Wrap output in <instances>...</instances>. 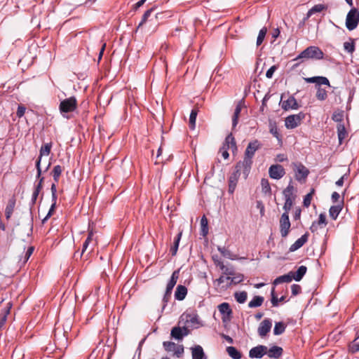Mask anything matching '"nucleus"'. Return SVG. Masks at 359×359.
<instances>
[{"label": "nucleus", "instance_id": "obj_1", "mask_svg": "<svg viewBox=\"0 0 359 359\" xmlns=\"http://www.w3.org/2000/svg\"><path fill=\"white\" fill-rule=\"evenodd\" d=\"M262 147V144L258 140L250 142L245 151L243 160L237 162V163L243 166V177L245 180L248 177L250 172L255 151L261 149Z\"/></svg>", "mask_w": 359, "mask_h": 359}, {"label": "nucleus", "instance_id": "obj_2", "mask_svg": "<svg viewBox=\"0 0 359 359\" xmlns=\"http://www.w3.org/2000/svg\"><path fill=\"white\" fill-rule=\"evenodd\" d=\"M324 58V53L323 50L316 46H310L302 51L293 61H298L299 60H320Z\"/></svg>", "mask_w": 359, "mask_h": 359}, {"label": "nucleus", "instance_id": "obj_3", "mask_svg": "<svg viewBox=\"0 0 359 359\" xmlns=\"http://www.w3.org/2000/svg\"><path fill=\"white\" fill-rule=\"evenodd\" d=\"M294 191L296 192L297 190L294 189L293 186L292 180L290 179L288 185L283 191V194L285 200L283 208L284 210V212H286L287 215H289V212L292 208L297 197V195L294 194Z\"/></svg>", "mask_w": 359, "mask_h": 359}, {"label": "nucleus", "instance_id": "obj_4", "mask_svg": "<svg viewBox=\"0 0 359 359\" xmlns=\"http://www.w3.org/2000/svg\"><path fill=\"white\" fill-rule=\"evenodd\" d=\"M76 108L77 100L74 96L62 100L59 105V110L61 115L67 119L71 118L69 114L74 111Z\"/></svg>", "mask_w": 359, "mask_h": 359}, {"label": "nucleus", "instance_id": "obj_5", "mask_svg": "<svg viewBox=\"0 0 359 359\" xmlns=\"http://www.w3.org/2000/svg\"><path fill=\"white\" fill-rule=\"evenodd\" d=\"M292 167L295 180L301 184L305 183L310 173L309 170L301 162H292Z\"/></svg>", "mask_w": 359, "mask_h": 359}, {"label": "nucleus", "instance_id": "obj_6", "mask_svg": "<svg viewBox=\"0 0 359 359\" xmlns=\"http://www.w3.org/2000/svg\"><path fill=\"white\" fill-rule=\"evenodd\" d=\"M241 172L243 173V166L236 163L234 165L233 172L230 174L228 178V192L229 194H233Z\"/></svg>", "mask_w": 359, "mask_h": 359}, {"label": "nucleus", "instance_id": "obj_7", "mask_svg": "<svg viewBox=\"0 0 359 359\" xmlns=\"http://www.w3.org/2000/svg\"><path fill=\"white\" fill-rule=\"evenodd\" d=\"M179 276H180V269L175 270L172 272L171 277L166 285V289H165L164 295L163 297V309H164L166 306L168 302L170 299L171 294L172 292V289L175 287V285H176L177 280L179 278Z\"/></svg>", "mask_w": 359, "mask_h": 359}, {"label": "nucleus", "instance_id": "obj_8", "mask_svg": "<svg viewBox=\"0 0 359 359\" xmlns=\"http://www.w3.org/2000/svg\"><path fill=\"white\" fill-rule=\"evenodd\" d=\"M359 24V10L352 8L347 13L346 18V27L348 31L354 30Z\"/></svg>", "mask_w": 359, "mask_h": 359}, {"label": "nucleus", "instance_id": "obj_9", "mask_svg": "<svg viewBox=\"0 0 359 359\" xmlns=\"http://www.w3.org/2000/svg\"><path fill=\"white\" fill-rule=\"evenodd\" d=\"M280 232L281 236L285 238L287 236L290 231L291 223L290 221L289 215L286 212H283L280 218Z\"/></svg>", "mask_w": 359, "mask_h": 359}, {"label": "nucleus", "instance_id": "obj_10", "mask_svg": "<svg viewBox=\"0 0 359 359\" xmlns=\"http://www.w3.org/2000/svg\"><path fill=\"white\" fill-rule=\"evenodd\" d=\"M284 94L281 95L280 105L284 111L298 109L301 106L298 104L294 95H290L286 100H283Z\"/></svg>", "mask_w": 359, "mask_h": 359}, {"label": "nucleus", "instance_id": "obj_11", "mask_svg": "<svg viewBox=\"0 0 359 359\" xmlns=\"http://www.w3.org/2000/svg\"><path fill=\"white\" fill-rule=\"evenodd\" d=\"M222 315V320L224 323L229 322L233 317V311L227 302H223L217 306Z\"/></svg>", "mask_w": 359, "mask_h": 359}, {"label": "nucleus", "instance_id": "obj_12", "mask_svg": "<svg viewBox=\"0 0 359 359\" xmlns=\"http://www.w3.org/2000/svg\"><path fill=\"white\" fill-rule=\"evenodd\" d=\"M269 177L274 180H280L285 175V170L280 164L271 165L269 169Z\"/></svg>", "mask_w": 359, "mask_h": 359}, {"label": "nucleus", "instance_id": "obj_13", "mask_svg": "<svg viewBox=\"0 0 359 359\" xmlns=\"http://www.w3.org/2000/svg\"><path fill=\"white\" fill-rule=\"evenodd\" d=\"M272 327V320L270 318L263 320L257 329L258 334L262 338L265 337L270 332Z\"/></svg>", "mask_w": 359, "mask_h": 359}, {"label": "nucleus", "instance_id": "obj_14", "mask_svg": "<svg viewBox=\"0 0 359 359\" xmlns=\"http://www.w3.org/2000/svg\"><path fill=\"white\" fill-rule=\"evenodd\" d=\"M267 353V346L264 345H258L252 348L249 351L250 358H262Z\"/></svg>", "mask_w": 359, "mask_h": 359}, {"label": "nucleus", "instance_id": "obj_15", "mask_svg": "<svg viewBox=\"0 0 359 359\" xmlns=\"http://www.w3.org/2000/svg\"><path fill=\"white\" fill-rule=\"evenodd\" d=\"M304 80L308 83H316V87L321 85L330 86V81L327 77L322 76H315L312 77L304 78Z\"/></svg>", "mask_w": 359, "mask_h": 359}, {"label": "nucleus", "instance_id": "obj_16", "mask_svg": "<svg viewBox=\"0 0 359 359\" xmlns=\"http://www.w3.org/2000/svg\"><path fill=\"white\" fill-rule=\"evenodd\" d=\"M344 205V197L341 198V201L335 205H332L329 210V215L333 220H336L342 210Z\"/></svg>", "mask_w": 359, "mask_h": 359}, {"label": "nucleus", "instance_id": "obj_17", "mask_svg": "<svg viewBox=\"0 0 359 359\" xmlns=\"http://www.w3.org/2000/svg\"><path fill=\"white\" fill-rule=\"evenodd\" d=\"M309 236V233L306 231L290 247L289 252H294L302 248L308 241Z\"/></svg>", "mask_w": 359, "mask_h": 359}, {"label": "nucleus", "instance_id": "obj_18", "mask_svg": "<svg viewBox=\"0 0 359 359\" xmlns=\"http://www.w3.org/2000/svg\"><path fill=\"white\" fill-rule=\"evenodd\" d=\"M283 353V348L276 345L271 346L269 349L267 348L266 355L269 358L279 359Z\"/></svg>", "mask_w": 359, "mask_h": 359}, {"label": "nucleus", "instance_id": "obj_19", "mask_svg": "<svg viewBox=\"0 0 359 359\" xmlns=\"http://www.w3.org/2000/svg\"><path fill=\"white\" fill-rule=\"evenodd\" d=\"M245 103L244 98L241 99L236 104L233 115L232 116V128L233 129L237 126L238 122V118Z\"/></svg>", "mask_w": 359, "mask_h": 359}, {"label": "nucleus", "instance_id": "obj_20", "mask_svg": "<svg viewBox=\"0 0 359 359\" xmlns=\"http://www.w3.org/2000/svg\"><path fill=\"white\" fill-rule=\"evenodd\" d=\"M327 9V6L324 4H316L313 6L311 9H309L306 13V17L304 18L302 24L304 25V22L314 13H320L323 11H325Z\"/></svg>", "mask_w": 359, "mask_h": 359}, {"label": "nucleus", "instance_id": "obj_21", "mask_svg": "<svg viewBox=\"0 0 359 359\" xmlns=\"http://www.w3.org/2000/svg\"><path fill=\"white\" fill-rule=\"evenodd\" d=\"M192 359H207L203 348L200 345H195L191 348Z\"/></svg>", "mask_w": 359, "mask_h": 359}, {"label": "nucleus", "instance_id": "obj_22", "mask_svg": "<svg viewBox=\"0 0 359 359\" xmlns=\"http://www.w3.org/2000/svg\"><path fill=\"white\" fill-rule=\"evenodd\" d=\"M226 280H230V282L226 284L225 290L229 287L231 285H237L243 282L244 280V275L240 273H235V275H233V277L226 276Z\"/></svg>", "mask_w": 359, "mask_h": 359}, {"label": "nucleus", "instance_id": "obj_23", "mask_svg": "<svg viewBox=\"0 0 359 359\" xmlns=\"http://www.w3.org/2000/svg\"><path fill=\"white\" fill-rule=\"evenodd\" d=\"M187 288L182 285H178L175 292V298L178 301H182L187 294Z\"/></svg>", "mask_w": 359, "mask_h": 359}, {"label": "nucleus", "instance_id": "obj_24", "mask_svg": "<svg viewBox=\"0 0 359 359\" xmlns=\"http://www.w3.org/2000/svg\"><path fill=\"white\" fill-rule=\"evenodd\" d=\"M307 271V267L306 266H300L296 271H291L292 279L295 281H300L305 276Z\"/></svg>", "mask_w": 359, "mask_h": 359}, {"label": "nucleus", "instance_id": "obj_25", "mask_svg": "<svg viewBox=\"0 0 359 359\" xmlns=\"http://www.w3.org/2000/svg\"><path fill=\"white\" fill-rule=\"evenodd\" d=\"M294 114L289 115L285 119V126L287 129H294L299 126Z\"/></svg>", "mask_w": 359, "mask_h": 359}, {"label": "nucleus", "instance_id": "obj_26", "mask_svg": "<svg viewBox=\"0 0 359 359\" xmlns=\"http://www.w3.org/2000/svg\"><path fill=\"white\" fill-rule=\"evenodd\" d=\"M269 132L272 134L278 142H282V135L280 133L276 121H269Z\"/></svg>", "mask_w": 359, "mask_h": 359}, {"label": "nucleus", "instance_id": "obj_27", "mask_svg": "<svg viewBox=\"0 0 359 359\" xmlns=\"http://www.w3.org/2000/svg\"><path fill=\"white\" fill-rule=\"evenodd\" d=\"M292 273L290 271L287 274L277 277L272 283L273 287L283 283H290L292 280Z\"/></svg>", "mask_w": 359, "mask_h": 359}, {"label": "nucleus", "instance_id": "obj_28", "mask_svg": "<svg viewBox=\"0 0 359 359\" xmlns=\"http://www.w3.org/2000/svg\"><path fill=\"white\" fill-rule=\"evenodd\" d=\"M337 136L339 144H341L344 140L347 137L348 132L345 128L344 124L337 125Z\"/></svg>", "mask_w": 359, "mask_h": 359}, {"label": "nucleus", "instance_id": "obj_29", "mask_svg": "<svg viewBox=\"0 0 359 359\" xmlns=\"http://www.w3.org/2000/svg\"><path fill=\"white\" fill-rule=\"evenodd\" d=\"M182 231H181L177 234V236L174 238L173 243L171 245L170 249V252L172 257H174L177 255L178 248H179L180 241L182 238Z\"/></svg>", "mask_w": 359, "mask_h": 359}, {"label": "nucleus", "instance_id": "obj_30", "mask_svg": "<svg viewBox=\"0 0 359 359\" xmlns=\"http://www.w3.org/2000/svg\"><path fill=\"white\" fill-rule=\"evenodd\" d=\"M344 116V111L340 109H337L332 115V119L337 124H344L343 120Z\"/></svg>", "mask_w": 359, "mask_h": 359}, {"label": "nucleus", "instance_id": "obj_31", "mask_svg": "<svg viewBox=\"0 0 359 359\" xmlns=\"http://www.w3.org/2000/svg\"><path fill=\"white\" fill-rule=\"evenodd\" d=\"M170 337L177 341H182L184 338L181 327L175 326L171 329Z\"/></svg>", "mask_w": 359, "mask_h": 359}, {"label": "nucleus", "instance_id": "obj_32", "mask_svg": "<svg viewBox=\"0 0 359 359\" xmlns=\"http://www.w3.org/2000/svg\"><path fill=\"white\" fill-rule=\"evenodd\" d=\"M286 327L287 325L284 322H276L273 327V334L276 336L282 334L285 332Z\"/></svg>", "mask_w": 359, "mask_h": 359}, {"label": "nucleus", "instance_id": "obj_33", "mask_svg": "<svg viewBox=\"0 0 359 359\" xmlns=\"http://www.w3.org/2000/svg\"><path fill=\"white\" fill-rule=\"evenodd\" d=\"M226 352L233 359H241L242 358L241 352L234 346H228L226 348Z\"/></svg>", "mask_w": 359, "mask_h": 359}, {"label": "nucleus", "instance_id": "obj_34", "mask_svg": "<svg viewBox=\"0 0 359 359\" xmlns=\"http://www.w3.org/2000/svg\"><path fill=\"white\" fill-rule=\"evenodd\" d=\"M198 113V108H194L190 113L189 126L191 130H194L196 127V117Z\"/></svg>", "mask_w": 359, "mask_h": 359}, {"label": "nucleus", "instance_id": "obj_35", "mask_svg": "<svg viewBox=\"0 0 359 359\" xmlns=\"http://www.w3.org/2000/svg\"><path fill=\"white\" fill-rule=\"evenodd\" d=\"M208 233V221L205 215H203L201 219V235L203 237Z\"/></svg>", "mask_w": 359, "mask_h": 359}, {"label": "nucleus", "instance_id": "obj_36", "mask_svg": "<svg viewBox=\"0 0 359 359\" xmlns=\"http://www.w3.org/2000/svg\"><path fill=\"white\" fill-rule=\"evenodd\" d=\"M264 298L262 296H255L248 303L250 308H257L263 304Z\"/></svg>", "mask_w": 359, "mask_h": 359}, {"label": "nucleus", "instance_id": "obj_37", "mask_svg": "<svg viewBox=\"0 0 359 359\" xmlns=\"http://www.w3.org/2000/svg\"><path fill=\"white\" fill-rule=\"evenodd\" d=\"M316 97L318 100L320 101H324L327 97V92L325 88H323L320 87V86H318L316 87Z\"/></svg>", "mask_w": 359, "mask_h": 359}, {"label": "nucleus", "instance_id": "obj_38", "mask_svg": "<svg viewBox=\"0 0 359 359\" xmlns=\"http://www.w3.org/2000/svg\"><path fill=\"white\" fill-rule=\"evenodd\" d=\"M261 186L262 192L264 194L271 195V188L269 180L266 178H262L261 180Z\"/></svg>", "mask_w": 359, "mask_h": 359}, {"label": "nucleus", "instance_id": "obj_39", "mask_svg": "<svg viewBox=\"0 0 359 359\" xmlns=\"http://www.w3.org/2000/svg\"><path fill=\"white\" fill-rule=\"evenodd\" d=\"M315 189L311 188L310 189L309 193H308L306 195L304 196L303 199V206L305 208H309L311 205V200L313 198V194H315Z\"/></svg>", "mask_w": 359, "mask_h": 359}, {"label": "nucleus", "instance_id": "obj_40", "mask_svg": "<svg viewBox=\"0 0 359 359\" xmlns=\"http://www.w3.org/2000/svg\"><path fill=\"white\" fill-rule=\"evenodd\" d=\"M63 169L61 165H57L54 166L51 175H53V178L55 183H57L60 179V177L62 174Z\"/></svg>", "mask_w": 359, "mask_h": 359}, {"label": "nucleus", "instance_id": "obj_41", "mask_svg": "<svg viewBox=\"0 0 359 359\" xmlns=\"http://www.w3.org/2000/svg\"><path fill=\"white\" fill-rule=\"evenodd\" d=\"M155 7H152L144 12L140 22L136 28V32L147 21L149 17L151 15V13L155 10Z\"/></svg>", "mask_w": 359, "mask_h": 359}, {"label": "nucleus", "instance_id": "obj_42", "mask_svg": "<svg viewBox=\"0 0 359 359\" xmlns=\"http://www.w3.org/2000/svg\"><path fill=\"white\" fill-rule=\"evenodd\" d=\"M52 145L53 143L51 142L42 145L39 150V156L41 157L43 156H48L50 154Z\"/></svg>", "mask_w": 359, "mask_h": 359}, {"label": "nucleus", "instance_id": "obj_43", "mask_svg": "<svg viewBox=\"0 0 359 359\" xmlns=\"http://www.w3.org/2000/svg\"><path fill=\"white\" fill-rule=\"evenodd\" d=\"M234 297L237 302H238L239 304H243L247 300L248 294L245 291L236 292L234 293Z\"/></svg>", "mask_w": 359, "mask_h": 359}, {"label": "nucleus", "instance_id": "obj_44", "mask_svg": "<svg viewBox=\"0 0 359 359\" xmlns=\"http://www.w3.org/2000/svg\"><path fill=\"white\" fill-rule=\"evenodd\" d=\"M267 33V28L266 27H263L259 32L257 38V42L256 45L257 46H259L264 41L265 36Z\"/></svg>", "mask_w": 359, "mask_h": 359}, {"label": "nucleus", "instance_id": "obj_45", "mask_svg": "<svg viewBox=\"0 0 359 359\" xmlns=\"http://www.w3.org/2000/svg\"><path fill=\"white\" fill-rule=\"evenodd\" d=\"M186 318H187V321H189L190 323H191L193 324H198V325H202V324L199 321L198 316L196 311H195L193 313H186Z\"/></svg>", "mask_w": 359, "mask_h": 359}, {"label": "nucleus", "instance_id": "obj_46", "mask_svg": "<svg viewBox=\"0 0 359 359\" xmlns=\"http://www.w3.org/2000/svg\"><path fill=\"white\" fill-rule=\"evenodd\" d=\"M351 42H344V48L348 53L352 54L355 51V39L352 38H349Z\"/></svg>", "mask_w": 359, "mask_h": 359}, {"label": "nucleus", "instance_id": "obj_47", "mask_svg": "<svg viewBox=\"0 0 359 359\" xmlns=\"http://www.w3.org/2000/svg\"><path fill=\"white\" fill-rule=\"evenodd\" d=\"M11 304H10V306L7 309H5L4 311H1L0 315V330L4 326L6 319H7V315L10 312Z\"/></svg>", "mask_w": 359, "mask_h": 359}, {"label": "nucleus", "instance_id": "obj_48", "mask_svg": "<svg viewBox=\"0 0 359 359\" xmlns=\"http://www.w3.org/2000/svg\"><path fill=\"white\" fill-rule=\"evenodd\" d=\"M347 348L349 353L355 354L359 352V342L352 341L348 343Z\"/></svg>", "mask_w": 359, "mask_h": 359}, {"label": "nucleus", "instance_id": "obj_49", "mask_svg": "<svg viewBox=\"0 0 359 359\" xmlns=\"http://www.w3.org/2000/svg\"><path fill=\"white\" fill-rule=\"evenodd\" d=\"M271 302L272 306L273 307H277L279 306V300L276 293L275 287H273L271 291Z\"/></svg>", "mask_w": 359, "mask_h": 359}, {"label": "nucleus", "instance_id": "obj_50", "mask_svg": "<svg viewBox=\"0 0 359 359\" xmlns=\"http://www.w3.org/2000/svg\"><path fill=\"white\" fill-rule=\"evenodd\" d=\"M15 203H16V198H15V196L13 195L11 198H9V200L8 201V204L6 205L5 210L13 212L14 209H15Z\"/></svg>", "mask_w": 359, "mask_h": 359}, {"label": "nucleus", "instance_id": "obj_51", "mask_svg": "<svg viewBox=\"0 0 359 359\" xmlns=\"http://www.w3.org/2000/svg\"><path fill=\"white\" fill-rule=\"evenodd\" d=\"M229 139H231V147L230 149H231V151L232 153L234 154L237 150H238V147H237V145H236V140L233 137V135H232V133H229L228 135H227V140Z\"/></svg>", "mask_w": 359, "mask_h": 359}, {"label": "nucleus", "instance_id": "obj_52", "mask_svg": "<svg viewBox=\"0 0 359 359\" xmlns=\"http://www.w3.org/2000/svg\"><path fill=\"white\" fill-rule=\"evenodd\" d=\"M163 346L167 352H170L172 350L174 351V348L176 347V344L172 341H163Z\"/></svg>", "mask_w": 359, "mask_h": 359}, {"label": "nucleus", "instance_id": "obj_53", "mask_svg": "<svg viewBox=\"0 0 359 359\" xmlns=\"http://www.w3.org/2000/svg\"><path fill=\"white\" fill-rule=\"evenodd\" d=\"M184 348L183 345L176 344V347L174 348V355H176L177 358H181L184 353Z\"/></svg>", "mask_w": 359, "mask_h": 359}, {"label": "nucleus", "instance_id": "obj_54", "mask_svg": "<svg viewBox=\"0 0 359 359\" xmlns=\"http://www.w3.org/2000/svg\"><path fill=\"white\" fill-rule=\"evenodd\" d=\"M26 109V107L24 104H20L16 111L17 117L22 118L25 115Z\"/></svg>", "mask_w": 359, "mask_h": 359}, {"label": "nucleus", "instance_id": "obj_55", "mask_svg": "<svg viewBox=\"0 0 359 359\" xmlns=\"http://www.w3.org/2000/svg\"><path fill=\"white\" fill-rule=\"evenodd\" d=\"M217 250L222 255V256L229 258L231 259H233V258L231 257V252L226 250L224 247L218 246Z\"/></svg>", "mask_w": 359, "mask_h": 359}, {"label": "nucleus", "instance_id": "obj_56", "mask_svg": "<svg viewBox=\"0 0 359 359\" xmlns=\"http://www.w3.org/2000/svg\"><path fill=\"white\" fill-rule=\"evenodd\" d=\"M292 295L297 296L302 292V287L297 284H293L291 285Z\"/></svg>", "mask_w": 359, "mask_h": 359}, {"label": "nucleus", "instance_id": "obj_57", "mask_svg": "<svg viewBox=\"0 0 359 359\" xmlns=\"http://www.w3.org/2000/svg\"><path fill=\"white\" fill-rule=\"evenodd\" d=\"M317 224L318 226L324 225L326 226L327 224V219H326V215L325 213H320L318 217V221H316Z\"/></svg>", "mask_w": 359, "mask_h": 359}, {"label": "nucleus", "instance_id": "obj_58", "mask_svg": "<svg viewBox=\"0 0 359 359\" xmlns=\"http://www.w3.org/2000/svg\"><path fill=\"white\" fill-rule=\"evenodd\" d=\"M212 260L214 262V264L220 268L221 270H224L225 268V266L223 263V262L218 259L217 255L212 256Z\"/></svg>", "mask_w": 359, "mask_h": 359}, {"label": "nucleus", "instance_id": "obj_59", "mask_svg": "<svg viewBox=\"0 0 359 359\" xmlns=\"http://www.w3.org/2000/svg\"><path fill=\"white\" fill-rule=\"evenodd\" d=\"M34 249H35L34 246H29L27 248V250L25 257H24V263H25L28 261L30 256L32 255L33 252L34 251Z\"/></svg>", "mask_w": 359, "mask_h": 359}, {"label": "nucleus", "instance_id": "obj_60", "mask_svg": "<svg viewBox=\"0 0 359 359\" xmlns=\"http://www.w3.org/2000/svg\"><path fill=\"white\" fill-rule=\"evenodd\" d=\"M278 69V67L276 65L271 66L266 72V76L268 79H271L273 77V75L275 72V71Z\"/></svg>", "mask_w": 359, "mask_h": 359}, {"label": "nucleus", "instance_id": "obj_61", "mask_svg": "<svg viewBox=\"0 0 359 359\" xmlns=\"http://www.w3.org/2000/svg\"><path fill=\"white\" fill-rule=\"evenodd\" d=\"M222 271H223V273L224 274H225V275H226L227 276H229V277H231V276L233 277V276L235 275V273H236L235 270H234V269L233 267L229 268V267H226V266H225L224 269L222 270Z\"/></svg>", "mask_w": 359, "mask_h": 359}, {"label": "nucleus", "instance_id": "obj_62", "mask_svg": "<svg viewBox=\"0 0 359 359\" xmlns=\"http://www.w3.org/2000/svg\"><path fill=\"white\" fill-rule=\"evenodd\" d=\"M271 96V95H270V93H267L264 95V98H263V100H262V106H261V107H260V110H261L262 111H264V107H266V102H267V101L270 99Z\"/></svg>", "mask_w": 359, "mask_h": 359}, {"label": "nucleus", "instance_id": "obj_63", "mask_svg": "<svg viewBox=\"0 0 359 359\" xmlns=\"http://www.w3.org/2000/svg\"><path fill=\"white\" fill-rule=\"evenodd\" d=\"M231 139L227 140V136L226 137L224 142L222 144V147L220 148L219 151L222 150H229L231 147Z\"/></svg>", "mask_w": 359, "mask_h": 359}, {"label": "nucleus", "instance_id": "obj_64", "mask_svg": "<svg viewBox=\"0 0 359 359\" xmlns=\"http://www.w3.org/2000/svg\"><path fill=\"white\" fill-rule=\"evenodd\" d=\"M294 116H295V118L297 119V121H298V123H299V125H301L302 123V121L306 117V114L303 111H300L299 113H298L297 114H294Z\"/></svg>", "mask_w": 359, "mask_h": 359}]
</instances>
